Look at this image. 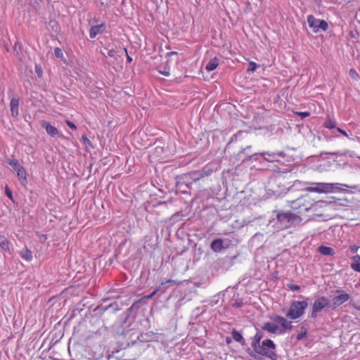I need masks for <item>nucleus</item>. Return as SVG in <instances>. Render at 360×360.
Masks as SVG:
<instances>
[{
  "mask_svg": "<svg viewBox=\"0 0 360 360\" xmlns=\"http://www.w3.org/2000/svg\"><path fill=\"white\" fill-rule=\"evenodd\" d=\"M304 184L309 185L305 188L307 191L314 192L317 193H330L343 191L340 186L346 188H352L347 184L339 183H323V182H305Z\"/></svg>",
  "mask_w": 360,
  "mask_h": 360,
  "instance_id": "f257e3e1",
  "label": "nucleus"
},
{
  "mask_svg": "<svg viewBox=\"0 0 360 360\" xmlns=\"http://www.w3.org/2000/svg\"><path fill=\"white\" fill-rule=\"evenodd\" d=\"M326 204L324 201H317L314 203L307 202L305 198L302 197L295 200L290 201V206L292 210H298V214H302L304 212L317 210L318 207H321L322 205Z\"/></svg>",
  "mask_w": 360,
  "mask_h": 360,
  "instance_id": "f03ea898",
  "label": "nucleus"
},
{
  "mask_svg": "<svg viewBox=\"0 0 360 360\" xmlns=\"http://www.w3.org/2000/svg\"><path fill=\"white\" fill-rule=\"evenodd\" d=\"M276 218L282 229L296 226L302 222V218L299 215L288 212H278Z\"/></svg>",
  "mask_w": 360,
  "mask_h": 360,
  "instance_id": "7ed1b4c3",
  "label": "nucleus"
},
{
  "mask_svg": "<svg viewBox=\"0 0 360 360\" xmlns=\"http://www.w3.org/2000/svg\"><path fill=\"white\" fill-rule=\"evenodd\" d=\"M308 305L307 300L292 302L288 312L285 314L286 317L292 320L300 318L304 314Z\"/></svg>",
  "mask_w": 360,
  "mask_h": 360,
  "instance_id": "20e7f679",
  "label": "nucleus"
},
{
  "mask_svg": "<svg viewBox=\"0 0 360 360\" xmlns=\"http://www.w3.org/2000/svg\"><path fill=\"white\" fill-rule=\"evenodd\" d=\"M275 347H276V345L272 340H264L262 342V344H260L259 349H257V347H256L255 349H254V351L259 355H262V356H267L269 358H271L272 356L275 355L274 352Z\"/></svg>",
  "mask_w": 360,
  "mask_h": 360,
  "instance_id": "39448f33",
  "label": "nucleus"
},
{
  "mask_svg": "<svg viewBox=\"0 0 360 360\" xmlns=\"http://www.w3.org/2000/svg\"><path fill=\"white\" fill-rule=\"evenodd\" d=\"M330 301L325 296H319L316 297L312 305L311 317L316 319L319 313L326 307L330 305Z\"/></svg>",
  "mask_w": 360,
  "mask_h": 360,
  "instance_id": "423d86ee",
  "label": "nucleus"
},
{
  "mask_svg": "<svg viewBox=\"0 0 360 360\" xmlns=\"http://www.w3.org/2000/svg\"><path fill=\"white\" fill-rule=\"evenodd\" d=\"M307 22L314 33H317L320 30L325 32L328 29V24L326 20L316 18L312 15L307 16Z\"/></svg>",
  "mask_w": 360,
  "mask_h": 360,
  "instance_id": "0eeeda50",
  "label": "nucleus"
},
{
  "mask_svg": "<svg viewBox=\"0 0 360 360\" xmlns=\"http://www.w3.org/2000/svg\"><path fill=\"white\" fill-rule=\"evenodd\" d=\"M335 292L337 295H335L332 300V306L333 309L338 307L343 303L348 301L350 298V295L342 290H336Z\"/></svg>",
  "mask_w": 360,
  "mask_h": 360,
  "instance_id": "6e6552de",
  "label": "nucleus"
},
{
  "mask_svg": "<svg viewBox=\"0 0 360 360\" xmlns=\"http://www.w3.org/2000/svg\"><path fill=\"white\" fill-rule=\"evenodd\" d=\"M259 155L262 157H264V160L273 162L275 161H278L280 158L284 157V153L281 151L276 152H269V151H263L259 153Z\"/></svg>",
  "mask_w": 360,
  "mask_h": 360,
  "instance_id": "1a4fd4ad",
  "label": "nucleus"
},
{
  "mask_svg": "<svg viewBox=\"0 0 360 360\" xmlns=\"http://www.w3.org/2000/svg\"><path fill=\"white\" fill-rule=\"evenodd\" d=\"M273 319L276 323L281 325L282 328L281 331H283V333L287 330H291L292 328V322L288 321L283 316L276 315L274 317Z\"/></svg>",
  "mask_w": 360,
  "mask_h": 360,
  "instance_id": "9d476101",
  "label": "nucleus"
},
{
  "mask_svg": "<svg viewBox=\"0 0 360 360\" xmlns=\"http://www.w3.org/2000/svg\"><path fill=\"white\" fill-rule=\"evenodd\" d=\"M229 247L228 243H225L221 238H217L212 241L210 248L214 252H220L222 250L226 249Z\"/></svg>",
  "mask_w": 360,
  "mask_h": 360,
  "instance_id": "9b49d317",
  "label": "nucleus"
},
{
  "mask_svg": "<svg viewBox=\"0 0 360 360\" xmlns=\"http://www.w3.org/2000/svg\"><path fill=\"white\" fill-rule=\"evenodd\" d=\"M263 330L267 331L272 334H282L283 331L279 328L276 323L266 322L262 327Z\"/></svg>",
  "mask_w": 360,
  "mask_h": 360,
  "instance_id": "f8f14e48",
  "label": "nucleus"
},
{
  "mask_svg": "<svg viewBox=\"0 0 360 360\" xmlns=\"http://www.w3.org/2000/svg\"><path fill=\"white\" fill-rule=\"evenodd\" d=\"M41 127L44 128L46 133L52 137L56 136L58 134V130L47 121L43 120L41 122Z\"/></svg>",
  "mask_w": 360,
  "mask_h": 360,
  "instance_id": "ddd939ff",
  "label": "nucleus"
},
{
  "mask_svg": "<svg viewBox=\"0 0 360 360\" xmlns=\"http://www.w3.org/2000/svg\"><path fill=\"white\" fill-rule=\"evenodd\" d=\"M10 109L11 115L16 117L18 115L19 99L13 98L10 102Z\"/></svg>",
  "mask_w": 360,
  "mask_h": 360,
  "instance_id": "4468645a",
  "label": "nucleus"
},
{
  "mask_svg": "<svg viewBox=\"0 0 360 360\" xmlns=\"http://www.w3.org/2000/svg\"><path fill=\"white\" fill-rule=\"evenodd\" d=\"M219 59L217 57L211 58L206 64L205 70L207 72L213 71L218 67L219 63Z\"/></svg>",
  "mask_w": 360,
  "mask_h": 360,
  "instance_id": "2eb2a0df",
  "label": "nucleus"
},
{
  "mask_svg": "<svg viewBox=\"0 0 360 360\" xmlns=\"http://www.w3.org/2000/svg\"><path fill=\"white\" fill-rule=\"evenodd\" d=\"M318 251L319 253L325 256H333L335 254V251L333 248L324 245L319 246L318 248Z\"/></svg>",
  "mask_w": 360,
  "mask_h": 360,
  "instance_id": "dca6fc26",
  "label": "nucleus"
},
{
  "mask_svg": "<svg viewBox=\"0 0 360 360\" xmlns=\"http://www.w3.org/2000/svg\"><path fill=\"white\" fill-rule=\"evenodd\" d=\"M104 27L105 25L103 24L91 27V28L89 30L90 38H95L97 34L102 32L103 30H104Z\"/></svg>",
  "mask_w": 360,
  "mask_h": 360,
  "instance_id": "f3484780",
  "label": "nucleus"
},
{
  "mask_svg": "<svg viewBox=\"0 0 360 360\" xmlns=\"http://www.w3.org/2000/svg\"><path fill=\"white\" fill-rule=\"evenodd\" d=\"M19 255L20 257L26 260L27 262H30L32 260V252L30 250H29L27 247H24L20 252Z\"/></svg>",
  "mask_w": 360,
  "mask_h": 360,
  "instance_id": "a211bd4d",
  "label": "nucleus"
},
{
  "mask_svg": "<svg viewBox=\"0 0 360 360\" xmlns=\"http://www.w3.org/2000/svg\"><path fill=\"white\" fill-rule=\"evenodd\" d=\"M17 175L19 181L22 185H25L27 183V172L23 167H21L17 171Z\"/></svg>",
  "mask_w": 360,
  "mask_h": 360,
  "instance_id": "6ab92c4d",
  "label": "nucleus"
},
{
  "mask_svg": "<svg viewBox=\"0 0 360 360\" xmlns=\"http://www.w3.org/2000/svg\"><path fill=\"white\" fill-rule=\"evenodd\" d=\"M262 338H263V334L262 332H257L255 334V335L254 336V338L252 341V343H251V346L253 349H255L256 347H257V349L259 348L260 341L262 339Z\"/></svg>",
  "mask_w": 360,
  "mask_h": 360,
  "instance_id": "aec40b11",
  "label": "nucleus"
},
{
  "mask_svg": "<svg viewBox=\"0 0 360 360\" xmlns=\"http://www.w3.org/2000/svg\"><path fill=\"white\" fill-rule=\"evenodd\" d=\"M351 267L353 270L360 272V255H356L352 258Z\"/></svg>",
  "mask_w": 360,
  "mask_h": 360,
  "instance_id": "412c9836",
  "label": "nucleus"
},
{
  "mask_svg": "<svg viewBox=\"0 0 360 360\" xmlns=\"http://www.w3.org/2000/svg\"><path fill=\"white\" fill-rule=\"evenodd\" d=\"M0 247L1 248L6 251L10 252V242L7 240V238L4 236L0 235Z\"/></svg>",
  "mask_w": 360,
  "mask_h": 360,
  "instance_id": "4be33fe9",
  "label": "nucleus"
},
{
  "mask_svg": "<svg viewBox=\"0 0 360 360\" xmlns=\"http://www.w3.org/2000/svg\"><path fill=\"white\" fill-rule=\"evenodd\" d=\"M323 127L329 129H336V122L334 120L328 117L323 123Z\"/></svg>",
  "mask_w": 360,
  "mask_h": 360,
  "instance_id": "5701e85b",
  "label": "nucleus"
},
{
  "mask_svg": "<svg viewBox=\"0 0 360 360\" xmlns=\"http://www.w3.org/2000/svg\"><path fill=\"white\" fill-rule=\"evenodd\" d=\"M6 162L13 167V169L15 171H17L18 169H20L22 166L19 164L18 160L16 159H7Z\"/></svg>",
  "mask_w": 360,
  "mask_h": 360,
  "instance_id": "b1692460",
  "label": "nucleus"
},
{
  "mask_svg": "<svg viewBox=\"0 0 360 360\" xmlns=\"http://www.w3.org/2000/svg\"><path fill=\"white\" fill-rule=\"evenodd\" d=\"M232 338H233V340L238 342H240V343H244L245 342V340L243 337V335L238 331H236V330H233V332H232Z\"/></svg>",
  "mask_w": 360,
  "mask_h": 360,
  "instance_id": "393cba45",
  "label": "nucleus"
},
{
  "mask_svg": "<svg viewBox=\"0 0 360 360\" xmlns=\"http://www.w3.org/2000/svg\"><path fill=\"white\" fill-rule=\"evenodd\" d=\"M307 329L304 327H302L300 332L297 335V340H302L307 335Z\"/></svg>",
  "mask_w": 360,
  "mask_h": 360,
  "instance_id": "a878e982",
  "label": "nucleus"
},
{
  "mask_svg": "<svg viewBox=\"0 0 360 360\" xmlns=\"http://www.w3.org/2000/svg\"><path fill=\"white\" fill-rule=\"evenodd\" d=\"M349 76L355 81L359 80V75L357 72L354 69H350L349 70Z\"/></svg>",
  "mask_w": 360,
  "mask_h": 360,
  "instance_id": "bb28decb",
  "label": "nucleus"
},
{
  "mask_svg": "<svg viewBox=\"0 0 360 360\" xmlns=\"http://www.w3.org/2000/svg\"><path fill=\"white\" fill-rule=\"evenodd\" d=\"M259 65L255 62H250L248 72H254Z\"/></svg>",
  "mask_w": 360,
  "mask_h": 360,
  "instance_id": "cd10ccee",
  "label": "nucleus"
},
{
  "mask_svg": "<svg viewBox=\"0 0 360 360\" xmlns=\"http://www.w3.org/2000/svg\"><path fill=\"white\" fill-rule=\"evenodd\" d=\"M54 54L58 58H63V53L61 49L56 47L54 49Z\"/></svg>",
  "mask_w": 360,
  "mask_h": 360,
  "instance_id": "c85d7f7f",
  "label": "nucleus"
},
{
  "mask_svg": "<svg viewBox=\"0 0 360 360\" xmlns=\"http://www.w3.org/2000/svg\"><path fill=\"white\" fill-rule=\"evenodd\" d=\"M160 288V287L159 286L151 294H150L148 295H145L141 299H146V300L151 299L153 296H155L156 295V293L159 291Z\"/></svg>",
  "mask_w": 360,
  "mask_h": 360,
  "instance_id": "c756f323",
  "label": "nucleus"
},
{
  "mask_svg": "<svg viewBox=\"0 0 360 360\" xmlns=\"http://www.w3.org/2000/svg\"><path fill=\"white\" fill-rule=\"evenodd\" d=\"M297 115L300 116L302 119L305 118L307 117H309L310 115V112L306 111V112H296Z\"/></svg>",
  "mask_w": 360,
  "mask_h": 360,
  "instance_id": "7c9ffc66",
  "label": "nucleus"
},
{
  "mask_svg": "<svg viewBox=\"0 0 360 360\" xmlns=\"http://www.w3.org/2000/svg\"><path fill=\"white\" fill-rule=\"evenodd\" d=\"M35 72L37 74L39 77H41L43 72H42L41 68L39 65H37L35 66Z\"/></svg>",
  "mask_w": 360,
  "mask_h": 360,
  "instance_id": "2f4dec72",
  "label": "nucleus"
},
{
  "mask_svg": "<svg viewBox=\"0 0 360 360\" xmlns=\"http://www.w3.org/2000/svg\"><path fill=\"white\" fill-rule=\"evenodd\" d=\"M65 122H66V124H68V126L70 129H72L73 130H76L77 129V127H76V125L73 122H70V120H68L65 121Z\"/></svg>",
  "mask_w": 360,
  "mask_h": 360,
  "instance_id": "473e14b6",
  "label": "nucleus"
},
{
  "mask_svg": "<svg viewBox=\"0 0 360 360\" xmlns=\"http://www.w3.org/2000/svg\"><path fill=\"white\" fill-rule=\"evenodd\" d=\"M6 195H7L8 198H9L11 200H13V194H12V191L10 190V188L6 186Z\"/></svg>",
  "mask_w": 360,
  "mask_h": 360,
  "instance_id": "72a5a7b5",
  "label": "nucleus"
},
{
  "mask_svg": "<svg viewBox=\"0 0 360 360\" xmlns=\"http://www.w3.org/2000/svg\"><path fill=\"white\" fill-rule=\"evenodd\" d=\"M82 140L84 145H90V140L85 135L82 136Z\"/></svg>",
  "mask_w": 360,
  "mask_h": 360,
  "instance_id": "f704fd0d",
  "label": "nucleus"
},
{
  "mask_svg": "<svg viewBox=\"0 0 360 360\" xmlns=\"http://www.w3.org/2000/svg\"><path fill=\"white\" fill-rule=\"evenodd\" d=\"M116 54H117V52L114 49L109 50L108 52V55L110 57H112V58H115L116 57Z\"/></svg>",
  "mask_w": 360,
  "mask_h": 360,
  "instance_id": "c9c22d12",
  "label": "nucleus"
},
{
  "mask_svg": "<svg viewBox=\"0 0 360 360\" xmlns=\"http://www.w3.org/2000/svg\"><path fill=\"white\" fill-rule=\"evenodd\" d=\"M96 3L98 4H100L101 6H106L108 5V0H98V1H96Z\"/></svg>",
  "mask_w": 360,
  "mask_h": 360,
  "instance_id": "e433bc0d",
  "label": "nucleus"
},
{
  "mask_svg": "<svg viewBox=\"0 0 360 360\" xmlns=\"http://www.w3.org/2000/svg\"><path fill=\"white\" fill-rule=\"evenodd\" d=\"M349 250H351V252L352 253H356L359 250V246L355 245H351L349 248Z\"/></svg>",
  "mask_w": 360,
  "mask_h": 360,
  "instance_id": "4c0bfd02",
  "label": "nucleus"
},
{
  "mask_svg": "<svg viewBox=\"0 0 360 360\" xmlns=\"http://www.w3.org/2000/svg\"><path fill=\"white\" fill-rule=\"evenodd\" d=\"M336 129L340 132L341 133L343 136H346L347 138H349V135L347 133V131H345V130L338 127L336 128Z\"/></svg>",
  "mask_w": 360,
  "mask_h": 360,
  "instance_id": "58836bf2",
  "label": "nucleus"
},
{
  "mask_svg": "<svg viewBox=\"0 0 360 360\" xmlns=\"http://www.w3.org/2000/svg\"><path fill=\"white\" fill-rule=\"evenodd\" d=\"M159 72H160V74H162L164 76H169V70H167L166 68H165L164 70H160Z\"/></svg>",
  "mask_w": 360,
  "mask_h": 360,
  "instance_id": "ea45409f",
  "label": "nucleus"
},
{
  "mask_svg": "<svg viewBox=\"0 0 360 360\" xmlns=\"http://www.w3.org/2000/svg\"><path fill=\"white\" fill-rule=\"evenodd\" d=\"M352 306L358 311H360V304L356 302L352 303Z\"/></svg>",
  "mask_w": 360,
  "mask_h": 360,
  "instance_id": "a19ab883",
  "label": "nucleus"
},
{
  "mask_svg": "<svg viewBox=\"0 0 360 360\" xmlns=\"http://www.w3.org/2000/svg\"><path fill=\"white\" fill-rule=\"evenodd\" d=\"M124 49V51L126 53V55H127V62L129 63H131L132 61V58L130 57L129 55H128V53H127V49L126 48Z\"/></svg>",
  "mask_w": 360,
  "mask_h": 360,
  "instance_id": "79ce46f5",
  "label": "nucleus"
},
{
  "mask_svg": "<svg viewBox=\"0 0 360 360\" xmlns=\"http://www.w3.org/2000/svg\"><path fill=\"white\" fill-rule=\"evenodd\" d=\"M242 304H243L242 301H236L235 303L233 304V306L236 307H240L242 306Z\"/></svg>",
  "mask_w": 360,
  "mask_h": 360,
  "instance_id": "37998d69",
  "label": "nucleus"
},
{
  "mask_svg": "<svg viewBox=\"0 0 360 360\" xmlns=\"http://www.w3.org/2000/svg\"><path fill=\"white\" fill-rule=\"evenodd\" d=\"M290 288L292 290H300V288L298 285H293L290 286Z\"/></svg>",
  "mask_w": 360,
  "mask_h": 360,
  "instance_id": "c03bdc74",
  "label": "nucleus"
},
{
  "mask_svg": "<svg viewBox=\"0 0 360 360\" xmlns=\"http://www.w3.org/2000/svg\"><path fill=\"white\" fill-rule=\"evenodd\" d=\"M175 53H176V52H169V53H168V55L170 56V55H174Z\"/></svg>",
  "mask_w": 360,
  "mask_h": 360,
  "instance_id": "a18cd8bd",
  "label": "nucleus"
},
{
  "mask_svg": "<svg viewBox=\"0 0 360 360\" xmlns=\"http://www.w3.org/2000/svg\"><path fill=\"white\" fill-rule=\"evenodd\" d=\"M245 150V148H242V150L240 151V153H243Z\"/></svg>",
  "mask_w": 360,
  "mask_h": 360,
  "instance_id": "49530a36",
  "label": "nucleus"
},
{
  "mask_svg": "<svg viewBox=\"0 0 360 360\" xmlns=\"http://www.w3.org/2000/svg\"><path fill=\"white\" fill-rule=\"evenodd\" d=\"M193 179L194 181H196V180L199 179L198 177H193Z\"/></svg>",
  "mask_w": 360,
  "mask_h": 360,
  "instance_id": "de8ad7c7",
  "label": "nucleus"
},
{
  "mask_svg": "<svg viewBox=\"0 0 360 360\" xmlns=\"http://www.w3.org/2000/svg\"><path fill=\"white\" fill-rule=\"evenodd\" d=\"M167 283H170V282H174V281H172V280H169L167 281Z\"/></svg>",
  "mask_w": 360,
  "mask_h": 360,
  "instance_id": "09e8293b",
  "label": "nucleus"
},
{
  "mask_svg": "<svg viewBox=\"0 0 360 360\" xmlns=\"http://www.w3.org/2000/svg\"><path fill=\"white\" fill-rule=\"evenodd\" d=\"M251 148V146H248L246 147V148Z\"/></svg>",
  "mask_w": 360,
  "mask_h": 360,
  "instance_id": "8fccbe9b",
  "label": "nucleus"
},
{
  "mask_svg": "<svg viewBox=\"0 0 360 360\" xmlns=\"http://www.w3.org/2000/svg\"><path fill=\"white\" fill-rule=\"evenodd\" d=\"M359 285H360V281H359Z\"/></svg>",
  "mask_w": 360,
  "mask_h": 360,
  "instance_id": "3c124183",
  "label": "nucleus"
}]
</instances>
